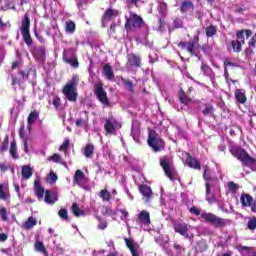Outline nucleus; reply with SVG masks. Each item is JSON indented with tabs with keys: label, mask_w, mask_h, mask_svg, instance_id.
Instances as JSON below:
<instances>
[{
	"label": "nucleus",
	"mask_w": 256,
	"mask_h": 256,
	"mask_svg": "<svg viewBox=\"0 0 256 256\" xmlns=\"http://www.w3.org/2000/svg\"><path fill=\"white\" fill-rule=\"evenodd\" d=\"M201 71H203L204 75H207V73L211 71V67L207 66V64L202 63Z\"/></svg>",
	"instance_id": "obj_61"
},
{
	"label": "nucleus",
	"mask_w": 256,
	"mask_h": 256,
	"mask_svg": "<svg viewBox=\"0 0 256 256\" xmlns=\"http://www.w3.org/2000/svg\"><path fill=\"white\" fill-rule=\"evenodd\" d=\"M140 193L143 195V200L145 203H149V200L151 199V195H153V191L151 190V187L147 185L140 186Z\"/></svg>",
	"instance_id": "obj_19"
},
{
	"label": "nucleus",
	"mask_w": 256,
	"mask_h": 256,
	"mask_svg": "<svg viewBox=\"0 0 256 256\" xmlns=\"http://www.w3.org/2000/svg\"><path fill=\"white\" fill-rule=\"evenodd\" d=\"M186 165L192 169H201V163H199V160H197V158H193V156L189 154H187Z\"/></svg>",
	"instance_id": "obj_22"
},
{
	"label": "nucleus",
	"mask_w": 256,
	"mask_h": 256,
	"mask_svg": "<svg viewBox=\"0 0 256 256\" xmlns=\"http://www.w3.org/2000/svg\"><path fill=\"white\" fill-rule=\"evenodd\" d=\"M237 37V41H240V43H245V31L244 30H240L237 32L236 34Z\"/></svg>",
	"instance_id": "obj_54"
},
{
	"label": "nucleus",
	"mask_w": 256,
	"mask_h": 256,
	"mask_svg": "<svg viewBox=\"0 0 256 256\" xmlns=\"http://www.w3.org/2000/svg\"><path fill=\"white\" fill-rule=\"evenodd\" d=\"M98 224H97V229L98 231H105L107 227L109 226V222H107L106 219L101 218V216L96 217Z\"/></svg>",
	"instance_id": "obj_30"
},
{
	"label": "nucleus",
	"mask_w": 256,
	"mask_h": 256,
	"mask_svg": "<svg viewBox=\"0 0 256 256\" xmlns=\"http://www.w3.org/2000/svg\"><path fill=\"white\" fill-rule=\"evenodd\" d=\"M9 149V137H5L4 141L1 143L0 151L5 153Z\"/></svg>",
	"instance_id": "obj_47"
},
{
	"label": "nucleus",
	"mask_w": 256,
	"mask_h": 256,
	"mask_svg": "<svg viewBox=\"0 0 256 256\" xmlns=\"http://www.w3.org/2000/svg\"><path fill=\"white\" fill-rule=\"evenodd\" d=\"M37 225V219L33 217H29L28 220L24 223V228L25 229H33Z\"/></svg>",
	"instance_id": "obj_39"
},
{
	"label": "nucleus",
	"mask_w": 256,
	"mask_h": 256,
	"mask_svg": "<svg viewBox=\"0 0 256 256\" xmlns=\"http://www.w3.org/2000/svg\"><path fill=\"white\" fill-rule=\"evenodd\" d=\"M128 63L132 67H139V65H141V57L134 54H130L128 56Z\"/></svg>",
	"instance_id": "obj_27"
},
{
	"label": "nucleus",
	"mask_w": 256,
	"mask_h": 256,
	"mask_svg": "<svg viewBox=\"0 0 256 256\" xmlns=\"http://www.w3.org/2000/svg\"><path fill=\"white\" fill-rule=\"evenodd\" d=\"M45 53V47H38L32 51V55L38 63H45Z\"/></svg>",
	"instance_id": "obj_16"
},
{
	"label": "nucleus",
	"mask_w": 256,
	"mask_h": 256,
	"mask_svg": "<svg viewBox=\"0 0 256 256\" xmlns=\"http://www.w3.org/2000/svg\"><path fill=\"white\" fill-rule=\"evenodd\" d=\"M118 15H119V11L113 10L111 8L107 9L103 16V20H102L103 25H105L107 21H113V19H115V17H117Z\"/></svg>",
	"instance_id": "obj_18"
},
{
	"label": "nucleus",
	"mask_w": 256,
	"mask_h": 256,
	"mask_svg": "<svg viewBox=\"0 0 256 256\" xmlns=\"http://www.w3.org/2000/svg\"><path fill=\"white\" fill-rule=\"evenodd\" d=\"M191 215H195L196 217L201 216V219L205 221V223H209V225H212L216 229H223V227H227V225H231V220L221 218L211 212H203L201 213V210L197 208V206H193L190 208Z\"/></svg>",
	"instance_id": "obj_2"
},
{
	"label": "nucleus",
	"mask_w": 256,
	"mask_h": 256,
	"mask_svg": "<svg viewBox=\"0 0 256 256\" xmlns=\"http://www.w3.org/2000/svg\"><path fill=\"white\" fill-rule=\"evenodd\" d=\"M95 151V146L93 144H87L84 148V155L85 157L89 158L93 156V153Z\"/></svg>",
	"instance_id": "obj_38"
},
{
	"label": "nucleus",
	"mask_w": 256,
	"mask_h": 256,
	"mask_svg": "<svg viewBox=\"0 0 256 256\" xmlns=\"http://www.w3.org/2000/svg\"><path fill=\"white\" fill-rule=\"evenodd\" d=\"M58 215L64 221H67L69 219V214L67 213L66 209H60L59 212H58Z\"/></svg>",
	"instance_id": "obj_52"
},
{
	"label": "nucleus",
	"mask_w": 256,
	"mask_h": 256,
	"mask_svg": "<svg viewBox=\"0 0 256 256\" xmlns=\"http://www.w3.org/2000/svg\"><path fill=\"white\" fill-rule=\"evenodd\" d=\"M228 189L230 191H237V184H235L234 182H229L228 183Z\"/></svg>",
	"instance_id": "obj_62"
},
{
	"label": "nucleus",
	"mask_w": 256,
	"mask_h": 256,
	"mask_svg": "<svg viewBox=\"0 0 256 256\" xmlns=\"http://www.w3.org/2000/svg\"><path fill=\"white\" fill-rule=\"evenodd\" d=\"M238 251H240L243 256H256V250H251V248L247 246H239Z\"/></svg>",
	"instance_id": "obj_29"
},
{
	"label": "nucleus",
	"mask_w": 256,
	"mask_h": 256,
	"mask_svg": "<svg viewBox=\"0 0 256 256\" xmlns=\"http://www.w3.org/2000/svg\"><path fill=\"white\" fill-rule=\"evenodd\" d=\"M70 141L69 138H65L62 145L59 148V151H64L65 155H67V149H69Z\"/></svg>",
	"instance_id": "obj_46"
},
{
	"label": "nucleus",
	"mask_w": 256,
	"mask_h": 256,
	"mask_svg": "<svg viewBox=\"0 0 256 256\" xmlns=\"http://www.w3.org/2000/svg\"><path fill=\"white\" fill-rule=\"evenodd\" d=\"M119 211H120V213H122L121 220L127 221L128 217H129V212H127L126 209H120Z\"/></svg>",
	"instance_id": "obj_59"
},
{
	"label": "nucleus",
	"mask_w": 256,
	"mask_h": 256,
	"mask_svg": "<svg viewBox=\"0 0 256 256\" xmlns=\"http://www.w3.org/2000/svg\"><path fill=\"white\" fill-rule=\"evenodd\" d=\"M256 46V34L252 37L251 41L249 42V47H255Z\"/></svg>",
	"instance_id": "obj_64"
},
{
	"label": "nucleus",
	"mask_w": 256,
	"mask_h": 256,
	"mask_svg": "<svg viewBox=\"0 0 256 256\" xmlns=\"http://www.w3.org/2000/svg\"><path fill=\"white\" fill-rule=\"evenodd\" d=\"M106 135H115L121 129V122L117 121L114 117H109L104 123Z\"/></svg>",
	"instance_id": "obj_8"
},
{
	"label": "nucleus",
	"mask_w": 256,
	"mask_h": 256,
	"mask_svg": "<svg viewBox=\"0 0 256 256\" xmlns=\"http://www.w3.org/2000/svg\"><path fill=\"white\" fill-rule=\"evenodd\" d=\"M202 113L205 116L213 117V115L215 113V108H213V106H211V105H208L205 107V109L202 111Z\"/></svg>",
	"instance_id": "obj_42"
},
{
	"label": "nucleus",
	"mask_w": 256,
	"mask_h": 256,
	"mask_svg": "<svg viewBox=\"0 0 256 256\" xmlns=\"http://www.w3.org/2000/svg\"><path fill=\"white\" fill-rule=\"evenodd\" d=\"M30 27H31V19L29 18L28 14H25L24 19L22 20L20 31H21L22 39L28 47H31V45H33V38H31V33L29 32Z\"/></svg>",
	"instance_id": "obj_5"
},
{
	"label": "nucleus",
	"mask_w": 256,
	"mask_h": 256,
	"mask_svg": "<svg viewBox=\"0 0 256 256\" xmlns=\"http://www.w3.org/2000/svg\"><path fill=\"white\" fill-rule=\"evenodd\" d=\"M181 13H187L188 11H193V2L185 1L180 6Z\"/></svg>",
	"instance_id": "obj_31"
},
{
	"label": "nucleus",
	"mask_w": 256,
	"mask_h": 256,
	"mask_svg": "<svg viewBox=\"0 0 256 256\" xmlns=\"http://www.w3.org/2000/svg\"><path fill=\"white\" fill-rule=\"evenodd\" d=\"M85 183H87V177H85V173L81 170H77L74 174V185H79L83 189H86Z\"/></svg>",
	"instance_id": "obj_15"
},
{
	"label": "nucleus",
	"mask_w": 256,
	"mask_h": 256,
	"mask_svg": "<svg viewBox=\"0 0 256 256\" xmlns=\"http://www.w3.org/2000/svg\"><path fill=\"white\" fill-rule=\"evenodd\" d=\"M103 215H108V217H112L113 221L117 219V210H113L109 207L104 208Z\"/></svg>",
	"instance_id": "obj_37"
},
{
	"label": "nucleus",
	"mask_w": 256,
	"mask_h": 256,
	"mask_svg": "<svg viewBox=\"0 0 256 256\" xmlns=\"http://www.w3.org/2000/svg\"><path fill=\"white\" fill-rule=\"evenodd\" d=\"M52 103H53L55 109H57V111H61V109H63V105H61V98H59L58 96L53 98Z\"/></svg>",
	"instance_id": "obj_45"
},
{
	"label": "nucleus",
	"mask_w": 256,
	"mask_h": 256,
	"mask_svg": "<svg viewBox=\"0 0 256 256\" xmlns=\"http://www.w3.org/2000/svg\"><path fill=\"white\" fill-rule=\"evenodd\" d=\"M155 242L160 246L167 245V243L169 242V238L167 237L164 238L163 235H160L155 238Z\"/></svg>",
	"instance_id": "obj_44"
},
{
	"label": "nucleus",
	"mask_w": 256,
	"mask_h": 256,
	"mask_svg": "<svg viewBox=\"0 0 256 256\" xmlns=\"http://www.w3.org/2000/svg\"><path fill=\"white\" fill-rule=\"evenodd\" d=\"M127 25L141 27V25H143V18L137 16L136 14H130L129 19L127 20Z\"/></svg>",
	"instance_id": "obj_20"
},
{
	"label": "nucleus",
	"mask_w": 256,
	"mask_h": 256,
	"mask_svg": "<svg viewBox=\"0 0 256 256\" xmlns=\"http://www.w3.org/2000/svg\"><path fill=\"white\" fill-rule=\"evenodd\" d=\"M205 33H206V37H215V35H217V26H207L205 28Z\"/></svg>",
	"instance_id": "obj_35"
},
{
	"label": "nucleus",
	"mask_w": 256,
	"mask_h": 256,
	"mask_svg": "<svg viewBox=\"0 0 256 256\" xmlns=\"http://www.w3.org/2000/svg\"><path fill=\"white\" fill-rule=\"evenodd\" d=\"M131 135L134 141H136V143H139V128H135V126H132Z\"/></svg>",
	"instance_id": "obj_49"
},
{
	"label": "nucleus",
	"mask_w": 256,
	"mask_h": 256,
	"mask_svg": "<svg viewBox=\"0 0 256 256\" xmlns=\"http://www.w3.org/2000/svg\"><path fill=\"white\" fill-rule=\"evenodd\" d=\"M181 27H183V21L179 18H176L174 20V28L175 29H181Z\"/></svg>",
	"instance_id": "obj_60"
},
{
	"label": "nucleus",
	"mask_w": 256,
	"mask_h": 256,
	"mask_svg": "<svg viewBox=\"0 0 256 256\" xmlns=\"http://www.w3.org/2000/svg\"><path fill=\"white\" fill-rule=\"evenodd\" d=\"M72 213L75 215V217H85V212L79 208V205L77 203H74L72 205Z\"/></svg>",
	"instance_id": "obj_33"
},
{
	"label": "nucleus",
	"mask_w": 256,
	"mask_h": 256,
	"mask_svg": "<svg viewBox=\"0 0 256 256\" xmlns=\"http://www.w3.org/2000/svg\"><path fill=\"white\" fill-rule=\"evenodd\" d=\"M138 225L143 231H151V215L149 212L143 210L138 215Z\"/></svg>",
	"instance_id": "obj_9"
},
{
	"label": "nucleus",
	"mask_w": 256,
	"mask_h": 256,
	"mask_svg": "<svg viewBox=\"0 0 256 256\" xmlns=\"http://www.w3.org/2000/svg\"><path fill=\"white\" fill-rule=\"evenodd\" d=\"M99 198L102 199V201L109 202L111 201V192L107 189H103L98 194Z\"/></svg>",
	"instance_id": "obj_34"
},
{
	"label": "nucleus",
	"mask_w": 256,
	"mask_h": 256,
	"mask_svg": "<svg viewBox=\"0 0 256 256\" xmlns=\"http://www.w3.org/2000/svg\"><path fill=\"white\" fill-rule=\"evenodd\" d=\"M230 152L232 153L233 157H236V159H239L243 163V165H246V167H250L252 171H256V159L251 158L247 151H245L241 147H232L230 149Z\"/></svg>",
	"instance_id": "obj_3"
},
{
	"label": "nucleus",
	"mask_w": 256,
	"mask_h": 256,
	"mask_svg": "<svg viewBox=\"0 0 256 256\" xmlns=\"http://www.w3.org/2000/svg\"><path fill=\"white\" fill-rule=\"evenodd\" d=\"M125 242L132 256H141L142 250L139 244L132 239H125Z\"/></svg>",
	"instance_id": "obj_14"
},
{
	"label": "nucleus",
	"mask_w": 256,
	"mask_h": 256,
	"mask_svg": "<svg viewBox=\"0 0 256 256\" xmlns=\"http://www.w3.org/2000/svg\"><path fill=\"white\" fill-rule=\"evenodd\" d=\"M248 229L250 231H253L256 229V217L250 218L248 221Z\"/></svg>",
	"instance_id": "obj_53"
},
{
	"label": "nucleus",
	"mask_w": 256,
	"mask_h": 256,
	"mask_svg": "<svg viewBox=\"0 0 256 256\" xmlns=\"http://www.w3.org/2000/svg\"><path fill=\"white\" fill-rule=\"evenodd\" d=\"M34 192L38 201H43V199H45V188L41 186L39 180L34 181Z\"/></svg>",
	"instance_id": "obj_17"
},
{
	"label": "nucleus",
	"mask_w": 256,
	"mask_h": 256,
	"mask_svg": "<svg viewBox=\"0 0 256 256\" xmlns=\"http://www.w3.org/2000/svg\"><path fill=\"white\" fill-rule=\"evenodd\" d=\"M35 249L36 251H39V253H43V255L47 256V249H45V245H43V242H36Z\"/></svg>",
	"instance_id": "obj_41"
},
{
	"label": "nucleus",
	"mask_w": 256,
	"mask_h": 256,
	"mask_svg": "<svg viewBox=\"0 0 256 256\" xmlns=\"http://www.w3.org/2000/svg\"><path fill=\"white\" fill-rule=\"evenodd\" d=\"M180 101L184 105H187L188 103H191V99L185 95V93L180 95Z\"/></svg>",
	"instance_id": "obj_56"
},
{
	"label": "nucleus",
	"mask_w": 256,
	"mask_h": 256,
	"mask_svg": "<svg viewBox=\"0 0 256 256\" xmlns=\"http://www.w3.org/2000/svg\"><path fill=\"white\" fill-rule=\"evenodd\" d=\"M174 249H176V251L180 254L185 252V249L182 248L179 244H174Z\"/></svg>",
	"instance_id": "obj_63"
},
{
	"label": "nucleus",
	"mask_w": 256,
	"mask_h": 256,
	"mask_svg": "<svg viewBox=\"0 0 256 256\" xmlns=\"http://www.w3.org/2000/svg\"><path fill=\"white\" fill-rule=\"evenodd\" d=\"M94 93L102 105H105V106L109 105V98H107V92H105V90L103 89V86L96 85Z\"/></svg>",
	"instance_id": "obj_12"
},
{
	"label": "nucleus",
	"mask_w": 256,
	"mask_h": 256,
	"mask_svg": "<svg viewBox=\"0 0 256 256\" xmlns=\"http://www.w3.org/2000/svg\"><path fill=\"white\" fill-rule=\"evenodd\" d=\"M0 199H2V201H9V199H11L9 186L7 184H0Z\"/></svg>",
	"instance_id": "obj_21"
},
{
	"label": "nucleus",
	"mask_w": 256,
	"mask_h": 256,
	"mask_svg": "<svg viewBox=\"0 0 256 256\" xmlns=\"http://www.w3.org/2000/svg\"><path fill=\"white\" fill-rule=\"evenodd\" d=\"M63 59L66 63H69L74 69L79 67V61H77V57L71 50H64Z\"/></svg>",
	"instance_id": "obj_11"
},
{
	"label": "nucleus",
	"mask_w": 256,
	"mask_h": 256,
	"mask_svg": "<svg viewBox=\"0 0 256 256\" xmlns=\"http://www.w3.org/2000/svg\"><path fill=\"white\" fill-rule=\"evenodd\" d=\"M191 226H188L185 222H175L174 223V231L185 237V239H193V234L189 232Z\"/></svg>",
	"instance_id": "obj_10"
},
{
	"label": "nucleus",
	"mask_w": 256,
	"mask_h": 256,
	"mask_svg": "<svg viewBox=\"0 0 256 256\" xmlns=\"http://www.w3.org/2000/svg\"><path fill=\"white\" fill-rule=\"evenodd\" d=\"M203 177L205 179L206 187V201L209 205L221 202V187H219V180L213 176V170L208 166L204 167Z\"/></svg>",
	"instance_id": "obj_1"
},
{
	"label": "nucleus",
	"mask_w": 256,
	"mask_h": 256,
	"mask_svg": "<svg viewBox=\"0 0 256 256\" xmlns=\"http://www.w3.org/2000/svg\"><path fill=\"white\" fill-rule=\"evenodd\" d=\"M253 201V197L249 194H242L240 197V203L243 207H250Z\"/></svg>",
	"instance_id": "obj_26"
},
{
	"label": "nucleus",
	"mask_w": 256,
	"mask_h": 256,
	"mask_svg": "<svg viewBox=\"0 0 256 256\" xmlns=\"http://www.w3.org/2000/svg\"><path fill=\"white\" fill-rule=\"evenodd\" d=\"M158 11L162 17H164V15H167V3L160 2L158 5Z\"/></svg>",
	"instance_id": "obj_43"
},
{
	"label": "nucleus",
	"mask_w": 256,
	"mask_h": 256,
	"mask_svg": "<svg viewBox=\"0 0 256 256\" xmlns=\"http://www.w3.org/2000/svg\"><path fill=\"white\" fill-rule=\"evenodd\" d=\"M241 41H235L233 40L232 41V48H233V51H236V53H239V51H241Z\"/></svg>",
	"instance_id": "obj_51"
},
{
	"label": "nucleus",
	"mask_w": 256,
	"mask_h": 256,
	"mask_svg": "<svg viewBox=\"0 0 256 256\" xmlns=\"http://www.w3.org/2000/svg\"><path fill=\"white\" fill-rule=\"evenodd\" d=\"M89 124V120L83 119V118H79L76 120V126L77 127H87V125Z\"/></svg>",
	"instance_id": "obj_48"
},
{
	"label": "nucleus",
	"mask_w": 256,
	"mask_h": 256,
	"mask_svg": "<svg viewBox=\"0 0 256 256\" xmlns=\"http://www.w3.org/2000/svg\"><path fill=\"white\" fill-rule=\"evenodd\" d=\"M38 119H39V112L33 111L29 114V116H28V125H27L28 131H31V127H33V124Z\"/></svg>",
	"instance_id": "obj_24"
},
{
	"label": "nucleus",
	"mask_w": 256,
	"mask_h": 256,
	"mask_svg": "<svg viewBox=\"0 0 256 256\" xmlns=\"http://www.w3.org/2000/svg\"><path fill=\"white\" fill-rule=\"evenodd\" d=\"M148 145L153 148V151H163L165 149V142L159 136L155 130H149Z\"/></svg>",
	"instance_id": "obj_6"
},
{
	"label": "nucleus",
	"mask_w": 256,
	"mask_h": 256,
	"mask_svg": "<svg viewBox=\"0 0 256 256\" xmlns=\"http://www.w3.org/2000/svg\"><path fill=\"white\" fill-rule=\"evenodd\" d=\"M22 179H31L33 177V168L29 165L22 166Z\"/></svg>",
	"instance_id": "obj_25"
},
{
	"label": "nucleus",
	"mask_w": 256,
	"mask_h": 256,
	"mask_svg": "<svg viewBox=\"0 0 256 256\" xmlns=\"http://www.w3.org/2000/svg\"><path fill=\"white\" fill-rule=\"evenodd\" d=\"M235 97L238 103H241L242 105L244 103H247V96L245 95V90L243 89H236L235 90Z\"/></svg>",
	"instance_id": "obj_23"
},
{
	"label": "nucleus",
	"mask_w": 256,
	"mask_h": 256,
	"mask_svg": "<svg viewBox=\"0 0 256 256\" xmlns=\"http://www.w3.org/2000/svg\"><path fill=\"white\" fill-rule=\"evenodd\" d=\"M59 201V194L53 190H46L44 196V202L46 205H55Z\"/></svg>",
	"instance_id": "obj_13"
},
{
	"label": "nucleus",
	"mask_w": 256,
	"mask_h": 256,
	"mask_svg": "<svg viewBox=\"0 0 256 256\" xmlns=\"http://www.w3.org/2000/svg\"><path fill=\"white\" fill-rule=\"evenodd\" d=\"M48 183H55L57 181V174L51 172L47 177Z\"/></svg>",
	"instance_id": "obj_55"
},
{
	"label": "nucleus",
	"mask_w": 256,
	"mask_h": 256,
	"mask_svg": "<svg viewBox=\"0 0 256 256\" xmlns=\"http://www.w3.org/2000/svg\"><path fill=\"white\" fill-rule=\"evenodd\" d=\"M49 161H53V163H61L64 167H67V162L61 160V155L59 154H54L49 158Z\"/></svg>",
	"instance_id": "obj_40"
},
{
	"label": "nucleus",
	"mask_w": 256,
	"mask_h": 256,
	"mask_svg": "<svg viewBox=\"0 0 256 256\" xmlns=\"http://www.w3.org/2000/svg\"><path fill=\"white\" fill-rule=\"evenodd\" d=\"M0 216L2 221H9V217L7 216V208L5 207L0 208Z\"/></svg>",
	"instance_id": "obj_50"
},
{
	"label": "nucleus",
	"mask_w": 256,
	"mask_h": 256,
	"mask_svg": "<svg viewBox=\"0 0 256 256\" xmlns=\"http://www.w3.org/2000/svg\"><path fill=\"white\" fill-rule=\"evenodd\" d=\"M79 84V75H74L72 79L65 85L63 89V93L68 99V101H72L75 103L77 101V85Z\"/></svg>",
	"instance_id": "obj_4"
},
{
	"label": "nucleus",
	"mask_w": 256,
	"mask_h": 256,
	"mask_svg": "<svg viewBox=\"0 0 256 256\" xmlns=\"http://www.w3.org/2000/svg\"><path fill=\"white\" fill-rule=\"evenodd\" d=\"M9 151L12 159H19V154L17 153V143L15 141L11 142Z\"/></svg>",
	"instance_id": "obj_36"
},
{
	"label": "nucleus",
	"mask_w": 256,
	"mask_h": 256,
	"mask_svg": "<svg viewBox=\"0 0 256 256\" xmlns=\"http://www.w3.org/2000/svg\"><path fill=\"white\" fill-rule=\"evenodd\" d=\"M103 75L106 77V79H108L109 81H111V79L115 78V74L113 73V68L109 65L106 64L103 68Z\"/></svg>",
	"instance_id": "obj_28"
},
{
	"label": "nucleus",
	"mask_w": 256,
	"mask_h": 256,
	"mask_svg": "<svg viewBox=\"0 0 256 256\" xmlns=\"http://www.w3.org/2000/svg\"><path fill=\"white\" fill-rule=\"evenodd\" d=\"M160 165L164 169L165 175L173 181V179H175V175H177V171H175V167L173 166V159L165 156L160 159Z\"/></svg>",
	"instance_id": "obj_7"
},
{
	"label": "nucleus",
	"mask_w": 256,
	"mask_h": 256,
	"mask_svg": "<svg viewBox=\"0 0 256 256\" xmlns=\"http://www.w3.org/2000/svg\"><path fill=\"white\" fill-rule=\"evenodd\" d=\"M123 84L127 87L128 91L133 92V82L131 80H123Z\"/></svg>",
	"instance_id": "obj_58"
},
{
	"label": "nucleus",
	"mask_w": 256,
	"mask_h": 256,
	"mask_svg": "<svg viewBox=\"0 0 256 256\" xmlns=\"http://www.w3.org/2000/svg\"><path fill=\"white\" fill-rule=\"evenodd\" d=\"M34 35H35L36 39H38V41L40 43H45V38H43V36H41V33H39L37 31V28H34Z\"/></svg>",
	"instance_id": "obj_57"
},
{
	"label": "nucleus",
	"mask_w": 256,
	"mask_h": 256,
	"mask_svg": "<svg viewBox=\"0 0 256 256\" xmlns=\"http://www.w3.org/2000/svg\"><path fill=\"white\" fill-rule=\"evenodd\" d=\"M65 32L67 35H73L75 33V22L69 20L65 23Z\"/></svg>",
	"instance_id": "obj_32"
}]
</instances>
